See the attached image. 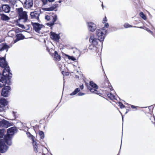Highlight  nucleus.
I'll return each mask as SVG.
<instances>
[{
	"mask_svg": "<svg viewBox=\"0 0 155 155\" xmlns=\"http://www.w3.org/2000/svg\"><path fill=\"white\" fill-rule=\"evenodd\" d=\"M96 35L97 38L98 39V41L101 44V49L102 48L103 44L105 39L106 36L104 35V31H96Z\"/></svg>",
	"mask_w": 155,
	"mask_h": 155,
	"instance_id": "6e6552de",
	"label": "nucleus"
},
{
	"mask_svg": "<svg viewBox=\"0 0 155 155\" xmlns=\"http://www.w3.org/2000/svg\"><path fill=\"white\" fill-rule=\"evenodd\" d=\"M41 9L44 11H49V7L42 8Z\"/></svg>",
	"mask_w": 155,
	"mask_h": 155,
	"instance_id": "6e6d98bb",
	"label": "nucleus"
},
{
	"mask_svg": "<svg viewBox=\"0 0 155 155\" xmlns=\"http://www.w3.org/2000/svg\"><path fill=\"white\" fill-rule=\"evenodd\" d=\"M112 29H110V28L108 29H106L104 31V35H105L106 37L107 35L109 33V32H112L114 31H115V28H112Z\"/></svg>",
	"mask_w": 155,
	"mask_h": 155,
	"instance_id": "a878e982",
	"label": "nucleus"
},
{
	"mask_svg": "<svg viewBox=\"0 0 155 155\" xmlns=\"http://www.w3.org/2000/svg\"><path fill=\"white\" fill-rule=\"evenodd\" d=\"M98 40L97 38H95L94 34H91L89 38V42L93 45L94 47H96L98 44Z\"/></svg>",
	"mask_w": 155,
	"mask_h": 155,
	"instance_id": "9b49d317",
	"label": "nucleus"
},
{
	"mask_svg": "<svg viewBox=\"0 0 155 155\" xmlns=\"http://www.w3.org/2000/svg\"><path fill=\"white\" fill-rule=\"evenodd\" d=\"M118 111H119V113H120V114H121V115L122 116V122H123L122 124L123 125V122L124 121V115L122 114V113L120 111V110L119 109H118Z\"/></svg>",
	"mask_w": 155,
	"mask_h": 155,
	"instance_id": "864d4df0",
	"label": "nucleus"
},
{
	"mask_svg": "<svg viewBox=\"0 0 155 155\" xmlns=\"http://www.w3.org/2000/svg\"><path fill=\"white\" fill-rule=\"evenodd\" d=\"M0 12V19L3 21H8L10 19V18L7 15L4 13Z\"/></svg>",
	"mask_w": 155,
	"mask_h": 155,
	"instance_id": "aec40b11",
	"label": "nucleus"
},
{
	"mask_svg": "<svg viewBox=\"0 0 155 155\" xmlns=\"http://www.w3.org/2000/svg\"><path fill=\"white\" fill-rule=\"evenodd\" d=\"M42 3V5H46L48 2L52 3L54 2L55 0H40Z\"/></svg>",
	"mask_w": 155,
	"mask_h": 155,
	"instance_id": "bb28decb",
	"label": "nucleus"
},
{
	"mask_svg": "<svg viewBox=\"0 0 155 155\" xmlns=\"http://www.w3.org/2000/svg\"><path fill=\"white\" fill-rule=\"evenodd\" d=\"M61 74L64 76H69L70 73L68 72H64L63 71H62L61 72Z\"/></svg>",
	"mask_w": 155,
	"mask_h": 155,
	"instance_id": "a19ab883",
	"label": "nucleus"
},
{
	"mask_svg": "<svg viewBox=\"0 0 155 155\" xmlns=\"http://www.w3.org/2000/svg\"><path fill=\"white\" fill-rule=\"evenodd\" d=\"M102 94H101V95H99L100 96L103 97V98H104V99H106L105 97H106L107 96L105 94H103L102 93Z\"/></svg>",
	"mask_w": 155,
	"mask_h": 155,
	"instance_id": "69168bd1",
	"label": "nucleus"
},
{
	"mask_svg": "<svg viewBox=\"0 0 155 155\" xmlns=\"http://www.w3.org/2000/svg\"><path fill=\"white\" fill-rule=\"evenodd\" d=\"M85 84L87 90L90 91L91 93L99 95L102 94L101 93L97 90L99 88L98 86L93 81H90L89 83L85 82Z\"/></svg>",
	"mask_w": 155,
	"mask_h": 155,
	"instance_id": "20e7f679",
	"label": "nucleus"
},
{
	"mask_svg": "<svg viewBox=\"0 0 155 155\" xmlns=\"http://www.w3.org/2000/svg\"><path fill=\"white\" fill-rule=\"evenodd\" d=\"M28 12H27L24 11L23 13L18 15V16L20 17L21 18H22V19H24L25 18L28 16L27 14Z\"/></svg>",
	"mask_w": 155,
	"mask_h": 155,
	"instance_id": "b1692460",
	"label": "nucleus"
},
{
	"mask_svg": "<svg viewBox=\"0 0 155 155\" xmlns=\"http://www.w3.org/2000/svg\"><path fill=\"white\" fill-rule=\"evenodd\" d=\"M61 54L62 55V57L64 58L65 60H66V58H68V54H67L62 52H61Z\"/></svg>",
	"mask_w": 155,
	"mask_h": 155,
	"instance_id": "ea45409f",
	"label": "nucleus"
},
{
	"mask_svg": "<svg viewBox=\"0 0 155 155\" xmlns=\"http://www.w3.org/2000/svg\"><path fill=\"white\" fill-rule=\"evenodd\" d=\"M105 28H106L105 27H104V26L102 28H101L99 29H97L96 31H105V30H106Z\"/></svg>",
	"mask_w": 155,
	"mask_h": 155,
	"instance_id": "a18cd8bd",
	"label": "nucleus"
},
{
	"mask_svg": "<svg viewBox=\"0 0 155 155\" xmlns=\"http://www.w3.org/2000/svg\"><path fill=\"white\" fill-rule=\"evenodd\" d=\"M104 27H105L106 28H108L109 27V24L108 22H106L104 23Z\"/></svg>",
	"mask_w": 155,
	"mask_h": 155,
	"instance_id": "4d7b16f0",
	"label": "nucleus"
},
{
	"mask_svg": "<svg viewBox=\"0 0 155 155\" xmlns=\"http://www.w3.org/2000/svg\"><path fill=\"white\" fill-rule=\"evenodd\" d=\"M49 11H54L56 12L58 10L57 9H56V10H54V9L53 8V7H52V5L49 7Z\"/></svg>",
	"mask_w": 155,
	"mask_h": 155,
	"instance_id": "09e8293b",
	"label": "nucleus"
},
{
	"mask_svg": "<svg viewBox=\"0 0 155 155\" xmlns=\"http://www.w3.org/2000/svg\"><path fill=\"white\" fill-rule=\"evenodd\" d=\"M37 11L35 10L34 11L31 12H30V17L31 19H36L38 22H41V21L40 20L39 17L38 16V14Z\"/></svg>",
	"mask_w": 155,
	"mask_h": 155,
	"instance_id": "2eb2a0df",
	"label": "nucleus"
},
{
	"mask_svg": "<svg viewBox=\"0 0 155 155\" xmlns=\"http://www.w3.org/2000/svg\"><path fill=\"white\" fill-rule=\"evenodd\" d=\"M119 106L120 108L121 109L127 107L125 106L122 103L121 104L119 105Z\"/></svg>",
	"mask_w": 155,
	"mask_h": 155,
	"instance_id": "8fccbe9b",
	"label": "nucleus"
},
{
	"mask_svg": "<svg viewBox=\"0 0 155 155\" xmlns=\"http://www.w3.org/2000/svg\"><path fill=\"white\" fill-rule=\"evenodd\" d=\"M18 131L15 126L8 128L6 134L4 133V129H0V155H2L1 153L6 152L9 146L12 145L13 138Z\"/></svg>",
	"mask_w": 155,
	"mask_h": 155,
	"instance_id": "f257e3e1",
	"label": "nucleus"
},
{
	"mask_svg": "<svg viewBox=\"0 0 155 155\" xmlns=\"http://www.w3.org/2000/svg\"><path fill=\"white\" fill-rule=\"evenodd\" d=\"M26 134L28 137L31 140L34 151L35 153H37L38 151V147L37 142L34 139L35 137L28 131L26 132Z\"/></svg>",
	"mask_w": 155,
	"mask_h": 155,
	"instance_id": "423d86ee",
	"label": "nucleus"
},
{
	"mask_svg": "<svg viewBox=\"0 0 155 155\" xmlns=\"http://www.w3.org/2000/svg\"><path fill=\"white\" fill-rule=\"evenodd\" d=\"M49 14H52V15H53V16H52V20L51 21L53 23H55V22H56V21L58 20V16L57 14H55L54 13V12H50L49 13H48Z\"/></svg>",
	"mask_w": 155,
	"mask_h": 155,
	"instance_id": "5701e85b",
	"label": "nucleus"
},
{
	"mask_svg": "<svg viewBox=\"0 0 155 155\" xmlns=\"http://www.w3.org/2000/svg\"><path fill=\"white\" fill-rule=\"evenodd\" d=\"M28 16L26 18H24V19H22V20H24L23 22L24 23L26 22L28 20Z\"/></svg>",
	"mask_w": 155,
	"mask_h": 155,
	"instance_id": "052dcab7",
	"label": "nucleus"
},
{
	"mask_svg": "<svg viewBox=\"0 0 155 155\" xmlns=\"http://www.w3.org/2000/svg\"><path fill=\"white\" fill-rule=\"evenodd\" d=\"M124 26L125 28H129L131 27H136L137 26H133L132 25L129 24L127 23H125L124 25Z\"/></svg>",
	"mask_w": 155,
	"mask_h": 155,
	"instance_id": "f704fd0d",
	"label": "nucleus"
},
{
	"mask_svg": "<svg viewBox=\"0 0 155 155\" xmlns=\"http://www.w3.org/2000/svg\"><path fill=\"white\" fill-rule=\"evenodd\" d=\"M40 22H31V25L33 27V29L36 32L40 34V31L43 27H44L45 26L42 24L39 23Z\"/></svg>",
	"mask_w": 155,
	"mask_h": 155,
	"instance_id": "0eeeda50",
	"label": "nucleus"
},
{
	"mask_svg": "<svg viewBox=\"0 0 155 155\" xmlns=\"http://www.w3.org/2000/svg\"><path fill=\"white\" fill-rule=\"evenodd\" d=\"M16 12L18 15H19V14H21L24 12L23 10V8L22 7L16 8Z\"/></svg>",
	"mask_w": 155,
	"mask_h": 155,
	"instance_id": "7c9ffc66",
	"label": "nucleus"
},
{
	"mask_svg": "<svg viewBox=\"0 0 155 155\" xmlns=\"http://www.w3.org/2000/svg\"><path fill=\"white\" fill-rule=\"evenodd\" d=\"M129 108V109H126V112L125 113V114H127V113L131 110V109L130 108V107H128Z\"/></svg>",
	"mask_w": 155,
	"mask_h": 155,
	"instance_id": "338daca9",
	"label": "nucleus"
},
{
	"mask_svg": "<svg viewBox=\"0 0 155 155\" xmlns=\"http://www.w3.org/2000/svg\"><path fill=\"white\" fill-rule=\"evenodd\" d=\"M11 6L10 5L2 4L0 5V12H4L8 13L11 11Z\"/></svg>",
	"mask_w": 155,
	"mask_h": 155,
	"instance_id": "1a4fd4ad",
	"label": "nucleus"
},
{
	"mask_svg": "<svg viewBox=\"0 0 155 155\" xmlns=\"http://www.w3.org/2000/svg\"><path fill=\"white\" fill-rule=\"evenodd\" d=\"M32 127H33V129L35 131V132H36V131H35V129L37 128H38L39 127V126H38V125L37 124H36L35 126H33Z\"/></svg>",
	"mask_w": 155,
	"mask_h": 155,
	"instance_id": "bf43d9fd",
	"label": "nucleus"
},
{
	"mask_svg": "<svg viewBox=\"0 0 155 155\" xmlns=\"http://www.w3.org/2000/svg\"><path fill=\"white\" fill-rule=\"evenodd\" d=\"M54 23V25L55 24H58L59 25L60 27L61 26V24L59 21H58L57 22H55V23Z\"/></svg>",
	"mask_w": 155,
	"mask_h": 155,
	"instance_id": "0e129e2a",
	"label": "nucleus"
},
{
	"mask_svg": "<svg viewBox=\"0 0 155 155\" xmlns=\"http://www.w3.org/2000/svg\"><path fill=\"white\" fill-rule=\"evenodd\" d=\"M9 103V101H8L4 97L0 98V105L5 107Z\"/></svg>",
	"mask_w": 155,
	"mask_h": 155,
	"instance_id": "6ab92c4d",
	"label": "nucleus"
},
{
	"mask_svg": "<svg viewBox=\"0 0 155 155\" xmlns=\"http://www.w3.org/2000/svg\"><path fill=\"white\" fill-rule=\"evenodd\" d=\"M51 55L54 58V60L56 61H59L61 59V56L60 55L58 54L57 51H54V54H51Z\"/></svg>",
	"mask_w": 155,
	"mask_h": 155,
	"instance_id": "a211bd4d",
	"label": "nucleus"
},
{
	"mask_svg": "<svg viewBox=\"0 0 155 155\" xmlns=\"http://www.w3.org/2000/svg\"><path fill=\"white\" fill-rule=\"evenodd\" d=\"M33 5V0H26L24 2L23 6L25 8H30Z\"/></svg>",
	"mask_w": 155,
	"mask_h": 155,
	"instance_id": "dca6fc26",
	"label": "nucleus"
},
{
	"mask_svg": "<svg viewBox=\"0 0 155 155\" xmlns=\"http://www.w3.org/2000/svg\"><path fill=\"white\" fill-rule=\"evenodd\" d=\"M46 25L50 28L52 27V28L53 26L54 25V23L52 21H51L49 22L46 23Z\"/></svg>",
	"mask_w": 155,
	"mask_h": 155,
	"instance_id": "e433bc0d",
	"label": "nucleus"
},
{
	"mask_svg": "<svg viewBox=\"0 0 155 155\" xmlns=\"http://www.w3.org/2000/svg\"><path fill=\"white\" fill-rule=\"evenodd\" d=\"M80 89L81 90H82L84 88V85L83 84H82L81 85H80L79 86Z\"/></svg>",
	"mask_w": 155,
	"mask_h": 155,
	"instance_id": "e2e57ef3",
	"label": "nucleus"
},
{
	"mask_svg": "<svg viewBox=\"0 0 155 155\" xmlns=\"http://www.w3.org/2000/svg\"><path fill=\"white\" fill-rule=\"evenodd\" d=\"M88 48L91 50L92 51H96L97 47H94V46H93V45L91 44L89 45Z\"/></svg>",
	"mask_w": 155,
	"mask_h": 155,
	"instance_id": "2f4dec72",
	"label": "nucleus"
},
{
	"mask_svg": "<svg viewBox=\"0 0 155 155\" xmlns=\"http://www.w3.org/2000/svg\"><path fill=\"white\" fill-rule=\"evenodd\" d=\"M3 68L2 73L0 72V87L2 86L1 83L3 84L8 81V84H9L12 76L9 66Z\"/></svg>",
	"mask_w": 155,
	"mask_h": 155,
	"instance_id": "f03ea898",
	"label": "nucleus"
},
{
	"mask_svg": "<svg viewBox=\"0 0 155 155\" xmlns=\"http://www.w3.org/2000/svg\"><path fill=\"white\" fill-rule=\"evenodd\" d=\"M107 21V18L106 16H105L104 18H103L102 21V23L103 24H104L105 23H106Z\"/></svg>",
	"mask_w": 155,
	"mask_h": 155,
	"instance_id": "3c124183",
	"label": "nucleus"
},
{
	"mask_svg": "<svg viewBox=\"0 0 155 155\" xmlns=\"http://www.w3.org/2000/svg\"><path fill=\"white\" fill-rule=\"evenodd\" d=\"M86 24L88 30L89 32H93L97 29V25L92 22H87Z\"/></svg>",
	"mask_w": 155,
	"mask_h": 155,
	"instance_id": "9d476101",
	"label": "nucleus"
},
{
	"mask_svg": "<svg viewBox=\"0 0 155 155\" xmlns=\"http://www.w3.org/2000/svg\"><path fill=\"white\" fill-rule=\"evenodd\" d=\"M45 19L47 21H49L51 19V17L48 15H46L45 16Z\"/></svg>",
	"mask_w": 155,
	"mask_h": 155,
	"instance_id": "49530a36",
	"label": "nucleus"
},
{
	"mask_svg": "<svg viewBox=\"0 0 155 155\" xmlns=\"http://www.w3.org/2000/svg\"><path fill=\"white\" fill-rule=\"evenodd\" d=\"M134 5L135 6H138V4H140V0H132Z\"/></svg>",
	"mask_w": 155,
	"mask_h": 155,
	"instance_id": "72a5a7b5",
	"label": "nucleus"
},
{
	"mask_svg": "<svg viewBox=\"0 0 155 155\" xmlns=\"http://www.w3.org/2000/svg\"><path fill=\"white\" fill-rule=\"evenodd\" d=\"M50 38L51 40L56 42H58L60 38V33L57 34L55 32L51 31L50 33Z\"/></svg>",
	"mask_w": 155,
	"mask_h": 155,
	"instance_id": "ddd939ff",
	"label": "nucleus"
},
{
	"mask_svg": "<svg viewBox=\"0 0 155 155\" xmlns=\"http://www.w3.org/2000/svg\"><path fill=\"white\" fill-rule=\"evenodd\" d=\"M107 97L110 100H117L115 96L111 92H107L106 93Z\"/></svg>",
	"mask_w": 155,
	"mask_h": 155,
	"instance_id": "412c9836",
	"label": "nucleus"
},
{
	"mask_svg": "<svg viewBox=\"0 0 155 155\" xmlns=\"http://www.w3.org/2000/svg\"><path fill=\"white\" fill-rule=\"evenodd\" d=\"M14 125V123L12 122H10L8 120H6L4 119H0V129L3 128L4 129V134L7 133L8 129L5 130V128H8L13 126Z\"/></svg>",
	"mask_w": 155,
	"mask_h": 155,
	"instance_id": "39448f33",
	"label": "nucleus"
},
{
	"mask_svg": "<svg viewBox=\"0 0 155 155\" xmlns=\"http://www.w3.org/2000/svg\"><path fill=\"white\" fill-rule=\"evenodd\" d=\"M106 78L105 79V81L106 83H107L108 86L110 89V91H112L113 90V87L112 86L110 83L109 82V80L107 76H106Z\"/></svg>",
	"mask_w": 155,
	"mask_h": 155,
	"instance_id": "393cba45",
	"label": "nucleus"
},
{
	"mask_svg": "<svg viewBox=\"0 0 155 155\" xmlns=\"http://www.w3.org/2000/svg\"><path fill=\"white\" fill-rule=\"evenodd\" d=\"M10 48V45L6 42L2 43L0 44V52H2L5 50L7 52L9 48Z\"/></svg>",
	"mask_w": 155,
	"mask_h": 155,
	"instance_id": "f3484780",
	"label": "nucleus"
},
{
	"mask_svg": "<svg viewBox=\"0 0 155 155\" xmlns=\"http://www.w3.org/2000/svg\"><path fill=\"white\" fill-rule=\"evenodd\" d=\"M38 14V16L40 17V14H42L43 12L41 11V9H39V10H37Z\"/></svg>",
	"mask_w": 155,
	"mask_h": 155,
	"instance_id": "5fc2aeb1",
	"label": "nucleus"
},
{
	"mask_svg": "<svg viewBox=\"0 0 155 155\" xmlns=\"http://www.w3.org/2000/svg\"><path fill=\"white\" fill-rule=\"evenodd\" d=\"M15 28L14 31L15 32V33L17 34H18L19 33H21L23 31H25L17 27H16Z\"/></svg>",
	"mask_w": 155,
	"mask_h": 155,
	"instance_id": "c85d7f7f",
	"label": "nucleus"
},
{
	"mask_svg": "<svg viewBox=\"0 0 155 155\" xmlns=\"http://www.w3.org/2000/svg\"><path fill=\"white\" fill-rule=\"evenodd\" d=\"M46 50L48 51L49 53L51 55V54H52V53H51L50 51V49L48 46H46Z\"/></svg>",
	"mask_w": 155,
	"mask_h": 155,
	"instance_id": "603ef678",
	"label": "nucleus"
},
{
	"mask_svg": "<svg viewBox=\"0 0 155 155\" xmlns=\"http://www.w3.org/2000/svg\"><path fill=\"white\" fill-rule=\"evenodd\" d=\"M8 81L6 83V82L2 84V87H0V88H3L1 91V95L4 97H7L9 96L11 93V87L10 85L12 84V82L10 80V83L8 84Z\"/></svg>",
	"mask_w": 155,
	"mask_h": 155,
	"instance_id": "7ed1b4c3",
	"label": "nucleus"
},
{
	"mask_svg": "<svg viewBox=\"0 0 155 155\" xmlns=\"http://www.w3.org/2000/svg\"><path fill=\"white\" fill-rule=\"evenodd\" d=\"M85 94V93L81 91L79 88H76L70 94V96H74L76 95V96H81Z\"/></svg>",
	"mask_w": 155,
	"mask_h": 155,
	"instance_id": "4468645a",
	"label": "nucleus"
},
{
	"mask_svg": "<svg viewBox=\"0 0 155 155\" xmlns=\"http://www.w3.org/2000/svg\"><path fill=\"white\" fill-rule=\"evenodd\" d=\"M52 6L53 7V8L54 9V10H56V9H57L58 7V4H53Z\"/></svg>",
	"mask_w": 155,
	"mask_h": 155,
	"instance_id": "c03bdc74",
	"label": "nucleus"
},
{
	"mask_svg": "<svg viewBox=\"0 0 155 155\" xmlns=\"http://www.w3.org/2000/svg\"><path fill=\"white\" fill-rule=\"evenodd\" d=\"M16 25L18 26L19 27L23 29H25V27L24 25L21 24L20 22H18L17 24H16Z\"/></svg>",
	"mask_w": 155,
	"mask_h": 155,
	"instance_id": "4c0bfd02",
	"label": "nucleus"
},
{
	"mask_svg": "<svg viewBox=\"0 0 155 155\" xmlns=\"http://www.w3.org/2000/svg\"><path fill=\"white\" fill-rule=\"evenodd\" d=\"M15 38H17L19 41L24 39L25 38V36L21 33H20L16 35Z\"/></svg>",
	"mask_w": 155,
	"mask_h": 155,
	"instance_id": "4be33fe9",
	"label": "nucleus"
},
{
	"mask_svg": "<svg viewBox=\"0 0 155 155\" xmlns=\"http://www.w3.org/2000/svg\"><path fill=\"white\" fill-rule=\"evenodd\" d=\"M19 41L18 40V39L17 38H15V39L13 41V43H15Z\"/></svg>",
	"mask_w": 155,
	"mask_h": 155,
	"instance_id": "774afa93",
	"label": "nucleus"
},
{
	"mask_svg": "<svg viewBox=\"0 0 155 155\" xmlns=\"http://www.w3.org/2000/svg\"><path fill=\"white\" fill-rule=\"evenodd\" d=\"M139 16L144 20H147V16L143 12H140L139 13Z\"/></svg>",
	"mask_w": 155,
	"mask_h": 155,
	"instance_id": "cd10ccee",
	"label": "nucleus"
},
{
	"mask_svg": "<svg viewBox=\"0 0 155 155\" xmlns=\"http://www.w3.org/2000/svg\"><path fill=\"white\" fill-rule=\"evenodd\" d=\"M12 114L13 115V116L14 117L15 119H17L18 116V114H17V112L16 111H12Z\"/></svg>",
	"mask_w": 155,
	"mask_h": 155,
	"instance_id": "58836bf2",
	"label": "nucleus"
},
{
	"mask_svg": "<svg viewBox=\"0 0 155 155\" xmlns=\"http://www.w3.org/2000/svg\"><path fill=\"white\" fill-rule=\"evenodd\" d=\"M68 59L73 61H75L76 60H77V59L73 55H68Z\"/></svg>",
	"mask_w": 155,
	"mask_h": 155,
	"instance_id": "c9c22d12",
	"label": "nucleus"
},
{
	"mask_svg": "<svg viewBox=\"0 0 155 155\" xmlns=\"http://www.w3.org/2000/svg\"><path fill=\"white\" fill-rule=\"evenodd\" d=\"M6 54L4 57H0V67L2 68H7L8 65V62L6 60Z\"/></svg>",
	"mask_w": 155,
	"mask_h": 155,
	"instance_id": "f8f14e48",
	"label": "nucleus"
},
{
	"mask_svg": "<svg viewBox=\"0 0 155 155\" xmlns=\"http://www.w3.org/2000/svg\"><path fill=\"white\" fill-rule=\"evenodd\" d=\"M70 46L69 45H63L62 46L63 47H62V49H64V47H66L67 48H69V49H70L69 48V46Z\"/></svg>",
	"mask_w": 155,
	"mask_h": 155,
	"instance_id": "680f3d73",
	"label": "nucleus"
},
{
	"mask_svg": "<svg viewBox=\"0 0 155 155\" xmlns=\"http://www.w3.org/2000/svg\"><path fill=\"white\" fill-rule=\"evenodd\" d=\"M38 134H39L40 137L41 139H43L44 138L45 134L43 131L39 130Z\"/></svg>",
	"mask_w": 155,
	"mask_h": 155,
	"instance_id": "c756f323",
	"label": "nucleus"
},
{
	"mask_svg": "<svg viewBox=\"0 0 155 155\" xmlns=\"http://www.w3.org/2000/svg\"><path fill=\"white\" fill-rule=\"evenodd\" d=\"M9 3L11 5H15L17 1L16 0H9Z\"/></svg>",
	"mask_w": 155,
	"mask_h": 155,
	"instance_id": "37998d69",
	"label": "nucleus"
},
{
	"mask_svg": "<svg viewBox=\"0 0 155 155\" xmlns=\"http://www.w3.org/2000/svg\"><path fill=\"white\" fill-rule=\"evenodd\" d=\"M22 18H21L20 17L18 16V19H16V20H15L14 21L16 24L18 22H19V21L21 20H22Z\"/></svg>",
	"mask_w": 155,
	"mask_h": 155,
	"instance_id": "de8ad7c7",
	"label": "nucleus"
},
{
	"mask_svg": "<svg viewBox=\"0 0 155 155\" xmlns=\"http://www.w3.org/2000/svg\"><path fill=\"white\" fill-rule=\"evenodd\" d=\"M154 107H153V105H151V106H150L148 107L149 111L150 112L151 111V113H148L151 116H152V114H153V115H154L153 114V110L154 108Z\"/></svg>",
	"mask_w": 155,
	"mask_h": 155,
	"instance_id": "473e14b6",
	"label": "nucleus"
},
{
	"mask_svg": "<svg viewBox=\"0 0 155 155\" xmlns=\"http://www.w3.org/2000/svg\"><path fill=\"white\" fill-rule=\"evenodd\" d=\"M130 105V106L131 107L132 109H136V110H137V106H134V105H131V104Z\"/></svg>",
	"mask_w": 155,
	"mask_h": 155,
	"instance_id": "13d9d810",
	"label": "nucleus"
},
{
	"mask_svg": "<svg viewBox=\"0 0 155 155\" xmlns=\"http://www.w3.org/2000/svg\"><path fill=\"white\" fill-rule=\"evenodd\" d=\"M145 30H146L148 32L150 33L152 35H154V34L153 31H151V30L149 29V28L146 27L145 28Z\"/></svg>",
	"mask_w": 155,
	"mask_h": 155,
	"instance_id": "79ce46f5",
	"label": "nucleus"
}]
</instances>
